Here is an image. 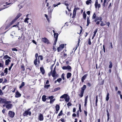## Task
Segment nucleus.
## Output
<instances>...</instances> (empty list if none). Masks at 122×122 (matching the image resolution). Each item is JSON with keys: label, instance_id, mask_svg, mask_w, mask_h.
Instances as JSON below:
<instances>
[{"label": "nucleus", "instance_id": "ea45409f", "mask_svg": "<svg viewBox=\"0 0 122 122\" xmlns=\"http://www.w3.org/2000/svg\"><path fill=\"white\" fill-rule=\"evenodd\" d=\"M21 68L22 69V70L23 71H24L25 70V69L24 68V66L23 65H22L21 66Z\"/></svg>", "mask_w": 122, "mask_h": 122}, {"label": "nucleus", "instance_id": "3c124183", "mask_svg": "<svg viewBox=\"0 0 122 122\" xmlns=\"http://www.w3.org/2000/svg\"><path fill=\"white\" fill-rule=\"evenodd\" d=\"M62 49H63L64 47V44H61L60 46Z\"/></svg>", "mask_w": 122, "mask_h": 122}, {"label": "nucleus", "instance_id": "680f3d73", "mask_svg": "<svg viewBox=\"0 0 122 122\" xmlns=\"http://www.w3.org/2000/svg\"><path fill=\"white\" fill-rule=\"evenodd\" d=\"M62 68L64 70L67 69V66H64Z\"/></svg>", "mask_w": 122, "mask_h": 122}, {"label": "nucleus", "instance_id": "a211bd4d", "mask_svg": "<svg viewBox=\"0 0 122 122\" xmlns=\"http://www.w3.org/2000/svg\"><path fill=\"white\" fill-rule=\"evenodd\" d=\"M17 20L15 18L10 23V25H12Z\"/></svg>", "mask_w": 122, "mask_h": 122}, {"label": "nucleus", "instance_id": "ddd939ff", "mask_svg": "<svg viewBox=\"0 0 122 122\" xmlns=\"http://www.w3.org/2000/svg\"><path fill=\"white\" fill-rule=\"evenodd\" d=\"M87 24L86 25V26H88L89 24L90 23V20L89 19V17L88 16H87Z\"/></svg>", "mask_w": 122, "mask_h": 122}, {"label": "nucleus", "instance_id": "864d4df0", "mask_svg": "<svg viewBox=\"0 0 122 122\" xmlns=\"http://www.w3.org/2000/svg\"><path fill=\"white\" fill-rule=\"evenodd\" d=\"M3 93L1 90L0 89V95H2L3 94Z\"/></svg>", "mask_w": 122, "mask_h": 122}, {"label": "nucleus", "instance_id": "412c9836", "mask_svg": "<svg viewBox=\"0 0 122 122\" xmlns=\"http://www.w3.org/2000/svg\"><path fill=\"white\" fill-rule=\"evenodd\" d=\"M65 99L66 102H68L70 99L69 96L68 95Z\"/></svg>", "mask_w": 122, "mask_h": 122}, {"label": "nucleus", "instance_id": "4468645a", "mask_svg": "<svg viewBox=\"0 0 122 122\" xmlns=\"http://www.w3.org/2000/svg\"><path fill=\"white\" fill-rule=\"evenodd\" d=\"M40 70L42 74H44L45 71L43 67H41L40 68Z\"/></svg>", "mask_w": 122, "mask_h": 122}, {"label": "nucleus", "instance_id": "e433bc0d", "mask_svg": "<svg viewBox=\"0 0 122 122\" xmlns=\"http://www.w3.org/2000/svg\"><path fill=\"white\" fill-rule=\"evenodd\" d=\"M29 19L28 18H25L24 20V22H27V23H28V21Z\"/></svg>", "mask_w": 122, "mask_h": 122}, {"label": "nucleus", "instance_id": "c756f323", "mask_svg": "<svg viewBox=\"0 0 122 122\" xmlns=\"http://www.w3.org/2000/svg\"><path fill=\"white\" fill-rule=\"evenodd\" d=\"M25 85V83L24 82H22L21 83V85L20 86V88H21L23 86H24Z\"/></svg>", "mask_w": 122, "mask_h": 122}, {"label": "nucleus", "instance_id": "338daca9", "mask_svg": "<svg viewBox=\"0 0 122 122\" xmlns=\"http://www.w3.org/2000/svg\"><path fill=\"white\" fill-rule=\"evenodd\" d=\"M3 80V78L0 79V83H1L2 82Z\"/></svg>", "mask_w": 122, "mask_h": 122}, {"label": "nucleus", "instance_id": "c85d7f7f", "mask_svg": "<svg viewBox=\"0 0 122 122\" xmlns=\"http://www.w3.org/2000/svg\"><path fill=\"white\" fill-rule=\"evenodd\" d=\"M3 61H2L0 62V67H2L3 66Z\"/></svg>", "mask_w": 122, "mask_h": 122}, {"label": "nucleus", "instance_id": "9d476101", "mask_svg": "<svg viewBox=\"0 0 122 122\" xmlns=\"http://www.w3.org/2000/svg\"><path fill=\"white\" fill-rule=\"evenodd\" d=\"M21 94L17 91L16 93L15 97H18L21 96Z\"/></svg>", "mask_w": 122, "mask_h": 122}, {"label": "nucleus", "instance_id": "e2e57ef3", "mask_svg": "<svg viewBox=\"0 0 122 122\" xmlns=\"http://www.w3.org/2000/svg\"><path fill=\"white\" fill-rule=\"evenodd\" d=\"M49 98L50 99H52L53 98V96H51L49 97Z\"/></svg>", "mask_w": 122, "mask_h": 122}, {"label": "nucleus", "instance_id": "4be33fe9", "mask_svg": "<svg viewBox=\"0 0 122 122\" xmlns=\"http://www.w3.org/2000/svg\"><path fill=\"white\" fill-rule=\"evenodd\" d=\"M22 15L21 14V13H19L17 16L15 18L17 20Z\"/></svg>", "mask_w": 122, "mask_h": 122}, {"label": "nucleus", "instance_id": "9b49d317", "mask_svg": "<svg viewBox=\"0 0 122 122\" xmlns=\"http://www.w3.org/2000/svg\"><path fill=\"white\" fill-rule=\"evenodd\" d=\"M11 61L9 59H8L6 60L5 61V65H8L9 63Z\"/></svg>", "mask_w": 122, "mask_h": 122}, {"label": "nucleus", "instance_id": "79ce46f5", "mask_svg": "<svg viewBox=\"0 0 122 122\" xmlns=\"http://www.w3.org/2000/svg\"><path fill=\"white\" fill-rule=\"evenodd\" d=\"M97 97H98L97 96L96 97V102H95L96 106H97V101H98Z\"/></svg>", "mask_w": 122, "mask_h": 122}, {"label": "nucleus", "instance_id": "aec40b11", "mask_svg": "<svg viewBox=\"0 0 122 122\" xmlns=\"http://www.w3.org/2000/svg\"><path fill=\"white\" fill-rule=\"evenodd\" d=\"M71 74L70 73H68L67 75V78L68 79L71 77Z\"/></svg>", "mask_w": 122, "mask_h": 122}, {"label": "nucleus", "instance_id": "20e7f679", "mask_svg": "<svg viewBox=\"0 0 122 122\" xmlns=\"http://www.w3.org/2000/svg\"><path fill=\"white\" fill-rule=\"evenodd\" d=\"M31 114V112L30 111H26L23 114V115L24 116H27V115H30Z\"/></svg>", "mask_w": 122, "mask_h": 122}, {"label": "nucleus", "instance_id": "0e129e2a", "mask_svg": "<svg viewBox=\"0 0 122 122\" xmlns=\"http://www.w3.org/2000/svg\"><path fill=\"white\" fill-rule=\"evenodd\" d=\"M103 51L104 52H105V45H103Z\"/></svg>", "mask_w": 122, "mask_h": 122}, {"label": "nucleus", "instance_id": "cd10ccee", "mask_svg": "<svg viewBox=\"0 0 122 122\" xmlns=\"http://www.w3.org/2000/svg\"><path fill=\"white\" fill-rule=\"evenodd\" d=\"M60 87H58L57 88H55L54 90V91H53V92H54L56 91H57L59 90H60Z\"/></svg>", "mask_w": 122, "mask_h": 122}, {"label": "nucleus", "instance_id": "8fccbe9b", "mask_svg": "<svg viewBox=\"0 0 122 122\" xmlns=\"http://www.w3.org/2000/svg\"><path fill=\"white\" fill-rule=\"evenodd\" d=\"M61 78H59L57 79V81L58 82H60L61 81Z\"/></svg>", "mask_w": 122, "mask_h": 122}, {"label": "nucleus", "instance_id": "58836bf2", "mask_svg": "<svg viewBox=\"0 0 122 122\" xmlns=\"http://www.w3.org/2000/svg\"><path fill=\"white\" fill-rule=\"evenodd\" d=\"M88 98V96H86L85 97V102L87 103V101Z\"/></svg>", "mask_w": 122, "mask_h": 122}, {"label": "nucleus", "instance_id": "bb28decb", "mask_svg": "<svg viewBox=\"0 0 122 122\" xmlns=\"http://www.w3.org/2000/svg\"><path fill=\"white\" fill-rule=\"evenodd\" d=\"M60 109V106L58 105H57L56 106V111H58Z\"/></svg>", "mask_w": 122, "mask_h": 122}, {"label": "nucleus", "instance_id": "7c9ffc66", "mask_svg": "<svg viewBox=\"0 0 122 122\" xmlns=\"http://www.w3.org/2000/svg\"><path fill=\"white\" fill-rule=\"evenodd\" d=\"M84 92L81 91V93L79 94V96L81 97L83 96Z\"/></svg>", "mask_w": 122, "mask_h": 122}, {"label": "nucleus", "instance_id": "5fc2aeb1", "mask_svg": "<svg viewBox=\"0 0 122 122\" xmlns=\"http://www.w3.org/2000/svg\"><path fill=\"white\" fill-rule=\"evenodd\" d=\"M81 105L80 104H79V109L80 110V112H81Z\"/></svg>", "mask_w": 122, "mask_h": 122}, {"label": "nucleus", "instance_id": "a878e982", "mask_svg": "<svg viewBox=\"0 0 122 122\" xmlns=\"http://www.w3.org/2000/svg\"><path fill=\"white\" fill-rule=\"evenodd\" d=\"M110 65H109V68H112V63L111 61L109 62Z\"/></svg>", "mask_w": 122, "mask_h": 122}, {"label": "nucleus", "instance_id": "72a5a7b5", "mask_svg": "<svg viewBox=\"0 0 122 122\" xmlns=\"http://www.w3.org/2000/svg\"><path fill=\"white\" fill-rule=\"evenodd\" d=\"M86 13L84 12L83 13V17L86 20Z\"/></svg>", "mask_w": 122, "mask_h": 122}, {"label": "nucleus", "instance_id": "09e8293b", "mask_svg": "<svg viewBox=\"0 0 122 122\" xmlns=\"http://www.w3.org/2000/svg\"><path fill=\"white\" fill-rule=\"evenodd\" d=\"M71 67L69 66H67V69L70 70V69H71Z\"/></svg>", "mask_w": 122, "mask_h": 122}, {"label": "nucleus", "instance_id": "0eeeda50", "mask_svg": "<svg viewBox=\"0 0 122 122\" xmlns=\"http://www.w3.org/2000/svg\"><path fill=\"white\" fill-rule=\"evenodd\" d=\"M79 9V8L78 7L75 8L74 9L73 12V16H75L77 10Z\"/></svg>", "mask_w": 122, "mask_h": 122}, {"label": "nucleus", "instance_id": "39448f33", "mask_svg": "<svg viewBox=\"0 0 122 122\" xmlns=\"http://www.w3.org/2000/svg\"><path fill=\"white\" fill-rule=\"evenodd\" d=\"M7 101H6V99H2L0 97V103H4L5 104L6 103Z\"/></svg>", "mask_w": 122, "mask_h": 122}, {"label": "nucleus", "instance_id": "dca6fc26", "mask_svg": "<svg viewBox=\"0 0 122 122\" xmlns=\"http://www.w3.org/2000/svg\"><path fill=\"white\" fill-rule=\"evenodd\" d=\"M86 88V86L85 85H84L81 88V91L84 92L85 89Z\"/></svg>", "mask_w": 122, "mask_h": 122}, {"label": "nucleus", "instance_id": "c9c22d12", "mask_svg": "<svg viewBox=\"0 0 122 122\" xmlns=\"http://www.w3.org/2000/svg\"><path fill=\"white\" fill-rule=\"evenodd\" d=\"M8 71V68H6L4 71V72L5 73H6V74L7 73Z\"/></svg>", "mask_w": 122, "mask_h": 122}, {"label": "nucleus", "instance_id": "f257e3e1", "mask_svg": "<svg viewBox=\"0 0 122 122\" xmlns=\"http://www.w3.org/2000/svg\"><path fill=\"white\" fill-rule=\"evenodd\" d=\"M11 102L10 101H7L6 103L5 104L3 105V107H6V108L8 109H10L12 107V105L11 104Z\"/></svg>", "mask_w": 122, "mask_h": 122}, {"label": "nucleus", "instance_id": "b1692460", "mask_svg": "<svg viewBox=\"0 0 122 122\" xmlns=\"http://www.w3.org/2000/svg\"><path fill=\"white\" fill-rule=\"evenodd\" d=\"M98 1L97 0H96L95 4V7L96 8H97L98 6Z\"/></svg>", "mask_w": 122, "mask_h": 122}, {"label": "nucleus", "instance_id": "1a4fd4ad", "mask_svg": "<svg viewBox=\"0 0 122 122\" xmlns=\"http://www.w3.org/2000/svg\"><path fill=\"white\" fill-rule=\"evenodd\" d=\"M87 76V74H85V75L83 76L81 78V81L82 82H83L84 81V80L86 78Z\"/></svg>", "mask_w": 122, "mask_h": 122}, {"label": "nucleus", "instance_id": "473e14b6", "mask_svg": "<svg viewBox=\"0 0 122 122\" xmlns=\"http://www.w3.org/2000/svg\"><path fill=\"white\" fill-rule=\"evenodd\" d=\"M62 49L60 47V46H59L57 49V51L58 52H60Z\"/></svg>", "mask_w": 122, "mask_h": 122}, {"label": "nucleus", "instance_id": "f8f14e48", "mask_svg": "<svg viewBox=\"0 0 122 122\" xmlns=\"http://www.w3.org/2000/svg\"><path fill=\"white\" fill-rule=\"evenodd\" d=\"M56 72L55 71V69H54V70H53V71L52 72V76L53 77H54L56 76Z\"/></svg>", "mask_w": 122, "mask_h": 122}, {"label": "nucleus", "instance_id": "4d7b16f0", "mask_svg": "<svg viewBox=\"0 0 122 122\" xmlns=\"http://www.w3.org/2000/svg\"><path fill=\"white\" fill-rule=\"evenodd\" d=\"M71 104L70 102H69L67 104V106H71Z\"/></svg>", "mask_w": 122, "mask_h": 122}, {"label": "nucleus", "instance_id": "393cba45", "mask_svg": "<svg viewBox=\"0 0 122 122\" xmlns=\"http://www.w3.org/2000/svg\"><path fill=\"white\" fill-rule=\"evenodd\" d=\"M109 93H107V97H106V100L107 101H108L109 99Z\"/></svg>", "mask_w": 122, "mask_h": 122}, {"label": "nucleus", "instance_id": "6e6d98bb", "mask_svg": "<svg viewBox=\"0 0 122 122\" xmlns=\"http://www.w3.org/2000/svg\"><path fill=\"white\" fill-rule=\"evenodd\" d=\"M54 101V99H50V103H52V102H53Z\"/></svg>", "mask_w": 122, "mask_h": 122}, {"label": "nucleus", "instance_id": "49530a36", "mask_svg": "<svg viewBox=\"0 0 122 122\" xmlns=\"http://www.w3.org/2000/svg\"><path fill=\"white\" fill-rule=\"evenodd\" d=\"M7 80L6 79V78H5L4 79V81L2 83L3 84V83H6V82H7Z\"/></svg>", "mask_w": 122, "mask_h": 122}, {"label": "nucleus", "instance_id": "6ab92c4d", "mask_svg": "<svg viewBox=\"0 0 122 122\" xmlns=\"http://www.w3.org/2000/svg\"><path fill=\"white\" fill-rule=\"evenodd\" d=\"M54 37L55 39L57 40L58 36V34L57 33H54Z\"/></svg>", "mask_w": 122, "mask_h": 122}, {"label": "nucleus", "instance_id": "69168bd1", "mask_svg": "<svg viewBox=\"0 0 122 122\" xmlns=\"http://www.w3.org/2000/svg\"><path fill=\"white\" fill-rule=\"evenodd\" d=\"M97 29H96V30H95V31L94 32V34H96L97 32Z\"/></svg>", "mask_w": 122, "mask_h": 122}, {"label": "nucleus", "instance_id": "f704fd0d", "mask_svg": "<svg viewBox=\"0 0 122 122\" xmlns=\"http://www.w3.org/2000/svg\"><path fill=\"white\" fill-rule=\"evenodd\" d=\"M91 0H88L86 1V3L87 5H89V4L91 3Z\"/></svg>", "mask_w": 122, "mask_h": 122}, {"label": "nucleus", "instance_id": "052dcab7", "mask_svg": "<svg viewBox=\"0 0 122 122\" xmlns=\"http://www.w3.org/2000/svg\"><path fill=\"white\" fill-rule=\"evenodd\" d=\"M8 7V6H7L6 7H5V8H0V11H1V10L5 9V8H7V7Z\"/></svg>", "mask_w": 122, "mask_h": 122}, {"label": "nucleus", "instance_id": "4c0bfd02", "mask_svg": "<svg viewBox=\"0 0 122 122\" xmlns=\"http://www.w3.org/2000/svg\"><path fill=\"white\" fill-rule=\"evenodd\" d=\"M51 7H49L48 9V10L49 12H52L53 9H51Z\"/></svg>", "mask_w": 122, "mask_h": 122}, {"label": "nucleus", "instance_id": "f03ea898", "mask_svg": "<svg viewBox=\"0 0 122 122\" xmlns=\"http://www.w3.org/2000/svg\"><path fill=\"white\" fill-rule=\"evenodd\" d=\"M42 40L43 42L46 44H48L50 43L49 40L46 38H42Z\"/></svg>", "mask_w": 122, "mask_h": 122}, {"label": "nucleus", "instance_id": "a18cd8bd", "mask_svg": "<svg viewBox=\"0 0 122 122\" xmlns=\"http://www.w3.org/2000/svg\"><path fill=\"white\" fill-rule=\"evenodd\" d=\"M50 86V85H45L44 86V87L47 89L48 88V87Z\"/></svg>", "mask_w": 122, "mask_h": 122}, {"label": "nucleus", "instance_id": "f3484780", "mask_svg": "<svg viewBox=\"0 0 122 122\" xmlns=\"http://www.w3.org/2000/svg\"><path fill=\"white\" fill-rule=\"evenodd\" d=\"M46 96L45 95H44L42 96V99L43 101L45 102L46 101Z\"/></svg>", "mask_w": 122, "mask_h": 122}, {"label": "nucleus", "instance_id": "37998d69", "mask_svg": "<svg viewBox=\"0 0 122 122\" xmlns=\"http://www.w3.org/2000/svg\"><path fill=\"white\" fill-rule=\"evenodd\" d=\"M96 18V15L95 13H94L92 17V18L93 19H95Z\"/></svg>", "mask_w": 122, "mask_h": 122}, {"label": "nucleus", "instance_id": "774afa93", "mask_svg": "<svg viewBox=\"0 0 122 122\" xmlns=\"http://www.w3.org/2000/svg\"><path fill=\"white\" fill-rule=\"evenodd\" d=\"M57 40H56V39H55V41H54V43L53 44L54 45H55L56 44V42L57 41Z\"/></svg>", "mask_w": 122, "mask_h": 122}, {"label": "nucleus", "instance_id": "bf43d9fd", "mask_svg": "<svg viewBox=\"0 0 122 122\" xmlns=\"http://www.w3.org/2000/svg\"><path fill=\"white\" fill-rule=\"evenodd\" d=\"M12 50L13 51H17V50L15 48H13L12 49Z\"/></svg>", "mask_w": 122, "mask_h": 122}, {"label": "nucleus", "instance_id": "2f4dec72", "mask_svg": "<svg viewBox=\"0 0 122 122\" xmlns=\"http://www.w3.org/2000/svg\"><path fill=\"white\" fill-rule=\"evenodd\" d=\"M19 24V22H18L17 23V24H16L17 27H18V29L19 30H20V27Z\"/></svg>", "mask_w": 122, "mask_h": 122}, {"label": "nucleus", "instance_id": "13d9d810", "mask_svg": "<svg viewBox=\"0 0 122 122\" xmlns=\"http://www.w3.org/2000/svg\"><path fill=\"white\" fill-rule=\"evenodd\" d=\"M106 24L107 25V26L108 27H109V25L110 24V23L109 22H107L106 23Z\"/></svg>", "mask_w": 122, "mask_h": 122}, {"label": "nucleus", "instance_id": "de8ad7c7", "mask_svg": "<svg viewBox=\"0 0 122 122\" xmlns=\"http://www.w3.org/2000/svg\"><path fill=\"white\" fill-rule=\"evenodd\" d=\"M88 44L89 45H91V40L90 38L89 39L88 42Z\"/></svg>", "mask_w": 122, "mask_h": 122}, {"label": "nucleus", "instance_id": "2eb2a0df", "mask_svg": "<svg viewBox=\"0 0 122 122\" xmlns=\"http://www.w3.org/2000/svg\"><path fill=\"white\" fill-rule=\"evenodd\" d=\"M68 95L66 94H64L60 98H64L65 99Z\"/></svg>", "mask_w": 122, "mask_h": 122}, {"label": "nucleus", "instance_id": "7ed1b4c3", "mask_svg": "<svg viewBox=\"0 0 122 122\" xmlns=\"http://www.w3.org/2000/svg\"><path fill=\"white\" fill-rule=\"evenodd\" d=\"M15 113L14 112L11 111H10L8 113L9 116L11 118L13 117L15 115Z\"/></svg>", "mask_w": 122, "mask_h": 122}, {"label": "nucleus", "instance_id": "423d86ee", "mask_svg": "<svg viewBox=\"0 0 122 122\" xmlns=\"http://www.w3.org/2000/svg\"><path fill=\"white\" fill-rule=\"evenodd\" d=\"M40 61L39 60H38V61L37 59V58H36L34 61V64L36 66L38 65V64L40 63Z\"/></svg>", "mask_w": 122, "mask_h": 122}, {"label": "nucleus", "instance_id": "a19ab883", "mask_svg": "<svg viewBox=\"0 0 122 122\" xmlns=\"http://www.w3.org/2000/svg\"><path fill=\"white\" fill-rule=\"evenodd\" d=\"M64 75L65 74L64 73H63L61 75V78L63 80L65 79Z\"/></svg>", "mask_w": 122, "mask_h": 122}, {"label": "nucleus", "instance_id": "6e6552de", "mask_svg": "<svg viewBox=\"0 0 122 122\" xmlns=\"http://www.w3.org/2000/svg\"><path fill=\"white\" fill-rule=\"evenodd\" d=\"M40 121H42L43 120V115L41 114H40L38 117Z\"/></svg>", "mask_w": 122, "mask_h": 122}, {"label": "nucleus", "instance_id": "603ef678", "mask_svg": "<svg viewBox=\"0 0 122 122\" xmlns=\"http://www.w3.org/2000/svg\"><path fill=\"white\" fill-rule=\"evenodd\" d=\"M102 23L101 24V26H103L105 25V24L104 23L103 21L102 22H101Z\"/></svg>", "mask_w": 122, "mask_h": 122}, {"label": "nucleus", "instance_id": "c03bdc74", "mask_svg": "<svg viewBox=\"0 0 122 122\" xmlns=\"http://www.w3.org/2000/svg\"><path fill=\"white\" fill-rule=\"evenodd\" d=\"M62 110H61L60 113L58 114V116H60L62 115Z\"/></svg>", "mask_w": 122, "mask_h": 122}, {"label": "nucleus", "instance_id": "5701e85b", "mask_svg": "<svg viewBox=\"0 0 122 122\" xmlns=\"http://www.w3.org/2000/svg\"><path fill=\"white\" fill-rule=\"evenodd\" d=\"M7 58L10 59L11 57L7 55L3 57V59H7Z\"/></svg>", "mask_w": 122, "mask_h": 122}]
</instances>
